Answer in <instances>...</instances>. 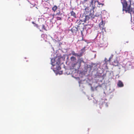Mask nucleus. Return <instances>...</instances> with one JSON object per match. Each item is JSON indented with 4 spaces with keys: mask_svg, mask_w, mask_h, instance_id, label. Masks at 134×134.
Wrapping results in <instances>:
<instances>
[{
    "mask_svg": "<svg viewBox=\"0 0 134 134\" xmlns=\"http://www.w3.org/2000/svg\"><path fill=\"white\" fill-rule=\"evenodd\" d=\"M56 18L57 20H62L61 17H60V16H57Z\"/></svg>",
    "mask_w": 134,
    "mask_h": 134,
    "instance_id": "nucleus-17",
    "label": "nucleus"
},
{
    "mask_svg": "<svg viewBox=\"0 0 134 134\" xmlns=\"http://www.w3.org/2000/svg\"><path fill=\"white\" fill-rule=\"evenodd\" d=\"M91 1L90 2L91 5H93L94 0H91Z\"/></svg>",
    "mask_w": 134,
    "mask_h": 134,
    "instance_id": "nucleus-19",
    "label": "nucleus"
},
{
    "mask_svg": "<svg viewBox=\"0 0 134 134\" xmlns=\"http://www.w3.org/2000/svg\"><path fill=\"white\" fill-rule=\"evenodd\" d=\"M122 5V11L126 13H134V9L131 8V0H121Z\"/></svg>",
    "mask_w": 134,
    "mask_h": 134,
    "instance_id": "nucleus-1",
    "label": "nucleus"
},
{
    "mask_svg": "<svg viewBox=\"0 0 134 134\" xmlns=\"http://www.w3.org/2000/svg\"><path fill=\"white\" fill-rule=\"evenodd\" d=\"M82 62L84 63V62L83 61L82 58H81L79 59L78 60V61L77 63H78L79 64L80 66L81 65V64Z\"/></svg>",
    "mask_w": 134,
    "mask_h": 134,
    "instance_id": "nucleus-10",
    "label": "nucleus"
},
{
    "mask_svg": "<svg viewBox=\"0 0 134 134\" xmlns=\"http://www.w3.org/2000/svg\"><path fill=\"white\" fill-rule=\"evenodd\" d=\"M88 0H84L83 1V3H86V2H87L88 1Z\"/></svg>",
    "mask_w": 134,
    "mask_h": 134,
    "instance_id": "nucleus-21",
    "label": "nucleus"
},
{
    "mask_svg": "<svg viewBox=\"0 0 134 134\" xmlns=\"http://www.w3.org/2000/svg\"><path fill=\"white\" fill-rule=\"evenodd\" d=\"M55 61L54 63H53L52 62V64L53 66L57 65H58V68H57V69L58 70H60L61 69L60 67L59 66V65L60 64V62L59 61V59H58V62H55V60H54Z\"/></svg>",
    "mask_w": 134,
    "mask_h": 134,
    "instance_id": "nucleus-3",
    "label": "nucleus"
},
{
    "mask_svg": "<svg viewBox=\"0 0 134 134\" xmlns=\"http://www.w3.org/2000/svg\"><path fill=\"white\" fill-rule=\"evenodd\" d=\"M53 60V59H52L51 60V61H52Z\"/></svg>",
    "mask_w": 134,
    "mask_h": 134,
    "instance_id": "nucleus-25",
    "label": "nucleus"
},
{
    "mask_svg": "<svg viewBox=\"0 0 134 134\" xmlns=\"http://www.w3.org/2000/svg\"><path fill=\"white\" fill-rule=\"evenodd\" d=\"M113 55H112L110 57H111V59L113 57Z\"/></svg>",
    "mask_w": 134,
    "mask_h": 134,
    "instance_id": "nucleus-23",
    "label": "nucleus"
},
{
    "mask_svg": "<svg viewBox=\"0 0 134 134\" xmlns=\"http://www.w3.org/2000/svg\"><path fill=\"white\" fill-rule=\"evenodd\" d=\"M70 60L72 62H75L76 60V58L73 56H72L70 58Z\"/></svg>",
    "mask_w": 134,
    "mask_h": 134,
    "instance_id": "nucleus-15",
    "label": "nucleus"
},
{
    "mask_svg": "<svg viewBox=\"0 0 134 134\" xmlns=\"http://www.w3.org/2000/svg\"><path fill=\"white\" fill-rule=\"evenodd\" d=\"M70 13L71 14V16H73L75 18H76V14L73 11H71Z\"/></svg>",
    "mask_w": 134,
    "mask_h": 134,
    "instance_id": "nucleus-14",
    "label": "nucleus"
},
{
    "mask_svg": "<svg viewBox=\"0 0 134 134\" xmlns=\"http://www.w3.org/2000/svg\"><path fill=\"white\" fill-rule=\"evenodd\" d=\"M106 59H106V58L105 59V60H105V61H106Z\"/></svg>",
    "mask_w": 134,
    "mask_h": 134,
    "instance_id": "nucleus-24",
    "label": "nucleus"
},
{
    "mask_svg": "<svg viewBox=\"0 0 134 134\" xmlns=\"http://www.w3.org/2000/svg\"><path fill=\"white\" fill-rule=\"evenodd\" d=\"M111 59V57H110L109 58V59L108 60V61H110Z\"/></svg>",
    "mask_w": 134,
    "mask_h": 134,
    "instance_id": "nucleus-22",
    "label": "nucleus"
},
{
    "mask_svg": "<svg viewBox=\"0 0 134 134\" xmlns=\"http://www.w3.org/2000/svg\"><path fill=\"white\" fill-rule=\"evenodd\" d=\"M77 27L78 28V30L80 31L82 35L83 36L82 32L84 30L83 25L82 24L80 25L77 26Z\"/></svg>",
    "mask_w": 134,
    "mask_h": 134,
    "instance_id": "nucleus-4",
    "label": "nucleus"
},
{
    "mask_svg": "<svg viewBox=\"0 0 134 134\" xmlns=\"http://www.w3.org/2000/svg\"><path fill=\"white\" fill-rule=\"evenodd\" d=\"M96 2H97L98 3V4L99 5H100L101 4H102V5H103V4L101 3H100L99 2V1H95L94 2V3H95Z\"/></svg>",
    "mask_w": 134,
    "mask_h": 134,
    "instance_id": "nucleus-20",
    "label": "nucleus"
},
{
    "mask_svg": "<svg viewBox=\"0 0 134 134\" xmlns=\"http://www.w3.org/2000/svg\"><path fill=\"white\" fill-rule=\"evenodd\" d=\"M94 8L93 7L92 9H90L89 7H87L85 8V12L86 14H89L91 18H93L94 15Z\"/></svg>",
    "mask_w": 134,
    "mask_h": 134,
    "instance_id": "nucleus-2",
    "label": "nucleus"
},
{
    "mask_svg": "<svg viewBox=\"0 0 134 134\" xmlns=\"http://www.w3.org/2000/svg\"><path fill=\"white\" fill-rule=\"evenodd\" d=\"M58 9V7L56 5H54L52 8V10L55 12Z\"/></svg>",
    "mask_w": 134,
    "mask_h": 134,
    "instance_id": "nucleus-13",
    "label": "nucleus"
},
{
    "mask_svg": "<svg viewBox=\"0 0 134 134\" xmlns=\"http://www.w3.org/2000/svg\"><path fill=\"white\" fill-rule=\"evenodd\" d=\"M118 62L117 60H115L113 62V65L115 66L118 65Z\"/></svg>",
    "mask_w": 134,
    "mask_h": 134,
    "instance_id": "nucleus-11",
    "label": "nucleus"
},
{
    "mask_svg": "<svg viewBox=\"0 0 134 134\" xmlns=\"http://www.w3.org/2000/svg\"><path fill=\"white\" fill-rule=\"evenodd\" d=\"M32 24L34 25V26L35 27H36L37 28H38V24H36L35 23H34V21H32Z\"/></svg>",
    "mask_w": 134,
    "mask_h": 134,
    "instance_id": "nucleus-16",
    "label": "nucleus"
},
{
    "mask_svg": "<svg viewBox=\"0 0 134 134\" xmlns=\"http://www.w3.org/2000/svg\"><path fill=\"white\" fill-rule=\"evenodd\" d=\"M74 35H75L78 31V28L77 27H73L70 30Z\"/></svg>",
    "mask_w": 134,
    "mask_h": 134,
    "instance_id": "nucleus-5",
    "label": "nucleus"
},
{
    "mask_svg": "<svg viewBox=\"0 0 134 134\" xmlns=\"http://www.w3.org/2000/svg\"><path fill=\"white\" fill-rule=\"evenodd\" d=\"M72 54L74 56H77V57H80L81 56V54H78L77 53H76L74 51H72L71 52Z\"/></svg>",
    "mask_w": 134,
    "mask_h": 134,
    "instance_id": "nucleus-9",
    "label": "nucleus"
},
{
    "mask_svg": "<svg viewBox=\"0 0 134 134\" xmlns=\"http://www.w3.org/2000/svg\"><path fill=\"white\" fill-rule=\"evenodd\" d=\"M118 86L120 87H122L124 85L122 82L120 80H119L117 84Z\"/></svg>",
    "mask_w": 134,
    "mask_h": 134,
    "instance_id": "nucleus-8",
    "label": "nucleus"
},
{
    "mask_svg": "<svg viewBox=\"0 0 134 134\" xmlns=\"http://www.w3.org/2000/svg\"><path fill=\"white\" fill-rule=\"evenodd\" d=\"M85 51V47H84L81 50V52L79 54H81V56L83 55V53Z\"/></svg>",
    "mask_w": 134,
    "mask_h": 134,
    "instance_id": "nucleus-12",
    "label": "nucleus"
},
{
    "mask_svg": "<svg viewBox=\"0 0 134 134\" xmlns=\"http://www.w3.org/2000/svg\"><path fill=\"white\" fill-rule=\"evenodd\" d=\"M62 14V13H61L60 11H59L58 13H56L55 15L54 14H51L49 15L51 16H52V20H53V19L54 18V16L55 15L56 16H61Z\"/></svg>",
    "mask_w": 134,
    "mask_h": 134,
    "instance_id": "nucleus-7",
    "label": "nucleus"
},
{
    "mask_svg": "<svg viewBox=\"0 0 134 134\" xmlns=\"http://www.w3.org/2000/svg\"><path fill=\"white\" fill-rule=\"evenodd\" d=\"M105 24V23H103V21L102 20V21L99 23V27L100 28V29L102 28V29L103 30H104L105 31V29H104L103 27H104Z\"/></svg>",
    "mask_w": 134,
    "mask_h": 134,
    "instance_id": "nucleus-6",
    "label": "nucleus"
},
{
    "mask_svg": "<svg viewBox=\"0 0 134 134\" xmlns=\"http://www.w3.org/2000/svg\"><path fill=\"white\" fill-rule=\"evenodd\" d=\"M42 29H43L47 31V30L45 28V26L44 25H42Z\"/></svg>",
    "mask_w": 134,
    "mask_h": 134,
    "instance_id": "nucleus-18",
    "label": "nucleus"
}]
</instances>
